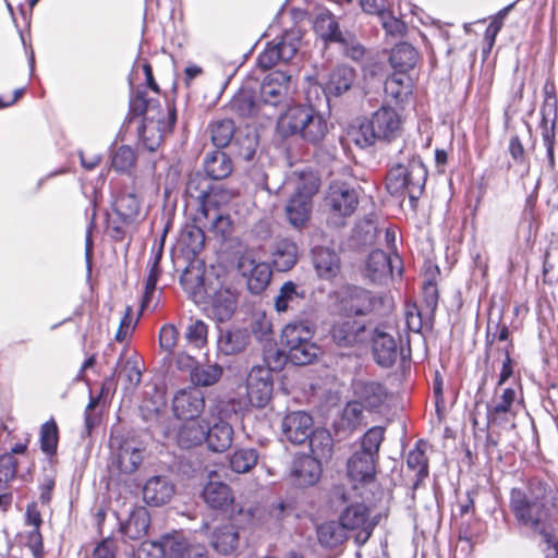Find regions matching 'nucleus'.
I'll list each match as a JSON object with an SVG mask.
<instances>
[{"instance_id":"obj_1","label":"nucleus","mask_w":558,"mask_h":558,"mask_svg":"<svg viewBox=\"0 0 558 558\" xmlns=\"http://www.w3.org/2000/svg\"><path fill=\"white\" fill-rule=\"evenodd\" d=\"M400 158L386 177V189L392 196H409L412 208L423 194L427 169L421 158L408 147L400 150Z\"/></svg>"},{"instance_id":"obj_2","label":"nucleus","mask_w":558,"mask_h":558,"mask_svg":"<svg viewBox=\"0 0 558 558\" xmlns=\"http://www.w3.org/2000/svg\"><path fill=\"white\" fill-rule=\"evenodd\" d=\"M186 192L199 203V215L210 219V228L216 235L227 239L232 232L231 219L228 215L218 213V206L229 202L233 193L221 186H211L206 179L198 174L187 181Z\"/></svg>"},{"instance_id":"obj_3","label":"nucleus","mask_w":558,"mask_h":558,"mask_svg":"<svg viewBox=\"0 0 558 558\" xmlns=\"http://www.w3.org/2000/svg\"><path fill=\"white\" fill-rule=\"evenodd\" d=\"M401 131V117L390 106H381L369 120L361 123L352 133L353 142L361 148L373 146L377 141L391 142Z\"/></svg>"},{"instance_id":"obj_4","label":"nucleus","mask_w":558,"mask_h":558,"mask_svg":"<svg viewBox=\"0 0 558 558\" xmlns=\"http://www.w3.org/2000/svg\"><path fill=\"white\" fill-rule=\"evenodd\" d=\"M140 117L142 120L138 124H153L161 126L166 132H172L177 122V110L169 101L162 106L158 99L147 98L144 88H137L130 96L128 123H133Z\"/></svg>"},{"instance_id":"obj_5","label":"nucleus","mask_w":558,"mask_h":558,"mask_svg":"<svg viewBox=\"0 0 558 558\" xmlns=\"http://www.w3.org/2000/svg\"><path fill=\"white\" fill-rule=\"evenodd\" d=\"M385 438V428L371 427L360 440V449L355 450L347 463L348 476L351 481L365 483L371 481L376 472V462L380 445Z\"/></svg>"},{"instance_id":"obj_6","label":"nucleus","mask_w":558,"mask_h":558,"mask_svg":"<svg viewBox=\"0 0 558 558\" xmlns=\"http://www.w3.org/2000/svg\"><path fill=\"white\" fill-rule=\"evenodd\" d=\"M290 81L291 75L283 71H274L264 77L257 95L262 117L280 118L289 109Z\"/></svg>"},{"instance_id":"obj_7","label":"nucleus","mask_w":558,"mask_h":558,"mask_svg":"<svg viewBox=\"0 0 558 558\" xmlns=\"http://www.w3.org/2000/svg\"><path fill=\"white\" fill-rule=\"evenodd\" d=\"M340 310L348 316H386L392 311V300L361 287L349 286L341 292Z\"/></svg>"},{"instance_id":"obj_8","label":"nucleus","mask_w":558,"mask_h":558,"mask_svg":"<svg viewBox=\"0 0 558 558\" xmlns=\"http://www.w3.org/2000/svg\"><path fill=\"white\" fill-rule=\"evenodd\" d=\"M359 198V190L351 183L341 180L331 181L325 196L329 219L336 226L343 225L344 219L356 210Z\"/></svg>"},{"instance_id":"obj_9","label":"nucleus","mask_w":558,"mask_h":558,"mask_svg":"<svg viewBox=\"0 0 558 558\" xmlns=\"http://www.w3.org/2000/svg\"><path fill=\"white\" fill-rule=\"evenodd\" d=\"M141 215V202L134 192L122 193L113 206V215L108 216L107 232L116 241H122L130 227Z\"/></svg>"},{"instance_id":"obj_10","label":"nucleus","mask_w":558,"mask_h":558,"mask_svg":"<svg viewBox=\"0 0 558 558\" xmlns=\"http://www.w3.org/2000/svg\"><path fill=\"white\" fill-rule=\"evenodd\" d=\"M301 39L302 34L298 28L283 32L282 35L267 43L264 50L257 57V65L263 70H268L280 62H289L300 49Z\"/></svg>"},{"instance_id":"obj_11","label":"nucleus","mask_w":558,"mask_h":558,"mask_svg":"<svg viewBox=\"0 0 558 558\" xmlns=\"http://www.w3.org/2000/svg\"><path fill=\"white\" fill-rule=\"evenodd\" d=\"M111 463L121 473L132 474L138 470L143 462V444L133 436L111 433L109 439Z\"/></svg>"},{"instance_id":"obj_12","label":"nucleus","mask_w":558,"mask_h":558,"mask_svg":"<svg viewBox=\"0 0 558 558\" xmlns=\"http://www.w3.org/2000/svg\"><path fill=\"white\" fill-rule=\"evenodd\" d=\"M202 497L205 504L211 509L222 512H229L231 518L245 512L247 518H252V509L246 511L242 507L234 505V496L229 485L222 482L209 481L203 488Z\"/></svg>"},{"instance_id":"obj_13","label":"nucleus","mask_w":558,"mask_h":558,"mask_svg":"<svg viewBox=\"0 0 558 558\" xmlns=\"http://www.w3.org/2000/svg\"><path fill=\"white\" fill-rule=\"evenodd\" d=\"M339 521L348 531H356L354 541L359 546L368 541L376 525V522L369 520V509L363 502L348 506L341 512Z\"/></svg>"},{"instance_id":"obj_14","label":"nucleus","mask_w":558,"mask_h":558,"mask_svg":"<svg viewBox=\"0 0 558 558\" xmlns=\"http://www.w3.org/2000/svg\"><path fill=\"white\" fill-rule=\"evenodd\" d=\"M238 269L246 279V286L252 294H260L268 287L272 270L270 265L258 262L250 254H242L238 259Z\"/></svg>"},{"instance_id":"obj_15","label":"nucleus","mask_w":558,"mask_h":558,"mask_svg":"<svg viewBox=\"0 0 558 558\" xmlns=\"http://www.w3.org/2000/svg\"><path fill=\"white\" fill-rule=\"evenodd\" d=\"M246 396L252 407L265 408L272 396L274 379L269 369L253 366L246 377Z\"/></svg>"},{"instance_id":"obj_16","label":"nucleus","mask_w":558,"mask_h":558,"mask_svg":"<svg viewBox=\"0 0 558 558\" xmlns=\"http://www.w3.org/2000/svg\"><path fill=\"white\" fill-rule=\"evenodd\" d=\"M204 410L205 396L197 387L180 389L172 398V411L179 420L201 418Z\"/></svg>"},{"instance_id":"obj_17","label":"nucleus","mask_w":558,"mask_h":558,"mask_svg":"<svg viewBox=\"0 0 558 558\" xmlns=\"http://www.w3.org/2000/svg\"><path fill=\"white\" fill-rule=\"evenodd\" d=\"M352 389L354 397L369 412L379 413L389 397L387 387L376 380L355 379L352 383Z\"/></svg>"},{"instance_id":"obj_18","label":"nucleus","mask_w":558,"mask_h":558,"mask_svg":"<svg viewBox=\"0 0 558 558\" xmlns=\"http://www.w3.org/2000/svg\"><path fill=\"white\" fill-rule=\"evenodd\" d=\"M280 430L287 441L294 445L304 444L314 430L313 418L304 411L289 412L281 420Z\"/></svg>"},{"instance_id":"obj_19","label":"nucleus","mask_w":558,"mask_h":558,"mask_svg":"<svg viewBox=\"0 0 558 558\" xmlns=\"http://www.w3.org/2000/svg\"><path fill=\"white\" fill-rule=\"evenodd\" d=\"M529 495L525 494V523L533 525L544 524L549 517L547 507L546 485L537 480L530 482Z\"/></svg>"},{"instance_id":"obj_20","label":"nucleus","mask_w":558,"mask_h":558,"mask_svg":"<svg viewBox=\"0 0 558 558\" xmlns=\"http://www.w3.org/2000/svg\"><path fill=\"white\" fill-rule=\"evenodd\" d=\"M323 463L308 454H301L294 458L290 478L293 485L298 487H310L315 485L322 476Z\"/></svg>"},{"instance_id":"obj_21","label":"nucleus","mask_w":558,"mask_h":558,"mask_svg":"<svg viewBox=\"0 0 558 558\" xmlns=\"http://www.w3.org/2000/svg\"><path fill=\"white\" fill-rule=\"evenodd\" d=\"M203 288L208 296L205 306L207 315L220 323L229 320L236 308V296L234 293L229 288H220L210 294L204 284Z\"/></svg>"},{"instance_id":"obj_22","label":"nucleus","mask_w":558,"mask_h":558,"mask_svg":"<svg viewBox=\"0 0 558 558\" xmlns=\"http://www.w3.org/2000/svg\"><path fill=\"white\" fill-rule=\"evenodd\" d=\"M312 106L299 105L290 107L283 116L278 119L277 129L283 136H299L307 129L313 111Z\"/></svg>"},{"instance_id":"obj_23","label":"nucleus","mask_w":558,"mask_h":558,"mask_svg":"<svg viewBox=\"0 0 558 558\" xmlns=\"http://www.w3.org/2000/svg\"><path fill=\"white\" fill-rule=\"evenodd\" d=\"M365 324L351 317L336 320L330 329L332 341L339 347H353L363 340Z\"/></svg>"},{"instance_id":"obj_24","label":"nucleus","mask_w":558,"mask_h":558,"mask_svg":"<svg viewBox=\"0 0 558 558\" xmlns=\"http://www.w3.org/2000/svg\"><path fill=\"white\" fill-rule=\"evenodd\" d=\"M396 264H400L398 254L390 255L381 250L373 251L366 262V275L373 282L381 283L393 275Z\"/></svg>"},{"instance_id":"obj_25","label":"nucleus","mask_w":558,"mask_h":558,"mask_svg":"<svg viewBox=\"0 0 558 558\" xmlns=\"http://www.w3.org/2000/svg\"><path fill=\"white\" fill-rule=\"evenodd\" d=\"M356 72L349 65H338L332 69L322 83L327 98L339 97L350 90L355 82Z\"/></svg>"},{"instance_id":"obj_26","label":"nucleus","mask_w":558,"mask_h":558,"mask_svg":"<svg viewBox=\"0 0 558 558\" xmlns=\"http://www.w3.org/2000/svg\"><path fill=\"white\" fill-rule=\"evenodd\" d=\"M174 495V485L162 475L148 478L143 487V498L149 506L159 507L169 502Z\"/></svg>"},{"instance_id":"obj_27","label":"nucleus","mask_w":558,"mask_h":558,"mask_svg":"<svg viewBox=\"0 0 558 558\" xmlns=\"http://www.w3.org/2000/svg\"><path fill=\"white\" fill-rule=\"evenodd\" d=\"M288 351L289 361L294 365H307L314 362L320 348L313 341V337L296 338L294 342H280Z\"/></svg>"},{"instance_id":"obj_28","label":"nucleus","mask_w":558,"mask_h":558,"mask_svg":"<svg viewBox=\"0 0 558 558\" xmlns=\"http://www.w3.org/2000/svg\"><path fill=\"white\" fill-rule=\"evenodd\" d=\"M399 354L395 337L388 332L375 330L373 337V356L375 362L385 368L391 367Z\"/></svg>"},{"instance_id":"obj_29","label":"nucleus","mask_w":558,"mask_h":558,"mask_svg":"<svg viewBox=\"0 0 558 558\" xmlns=\"http://www.w3.org/2000/svg\"><path fill=\"white\" fill-rule=\"evenodd\" d=\"M177 433V442L181 448L190 449L202 445L206 438L205 418L184 420Z\"/></svg>"},{"instance_id":"obj_30","label":"nucleus","mask_w":558,"mask_h":558,"mask_svg":"<svg viewBox=\"0 0 558 558\" xmlns=\"http://www.w3.org/2000/svg\"><path fill=\"white\" fill-rule=\"evenodd\" d=\"M150 525V517L145 507H135L129 514V518L120 523V532L133 541L142 539L146 536Z\"/></svg>"},{"instance_id":"obj_31","label":"nucleus","mask_w":558,"mask_h":558,"mask_svg":"<svg viewBox=\"0 0 558 558\" xmlns=\"http://www.w3.org/2000/svg\"><path fill=\"white\" fill-rule=\"evenodd\" d=\"M316 323L317 319L314 316L313 311L308 314L303 313L283 327L280 335V342H294L296 338L314 337L316 332Z\"/></svg>"},{"instance_id":"obj_32","label":"nucleus","mask_w":558,"mask_h":558,"mask_svg":"<svg viewBox=\"0 0 558 558\" xmlns=\"http://www.w3.org/2000/svg\"><path fill=\"white\" fill-rule=\"evenodd\" d=\"M233 440V427L223 421L216 422L211 426L207 422L205 441L209 450L225 452Z\"/></svg>"},{"instance_id":"obj_33","label":"nucleus","mask_w":558,"mask_h":558,"mask_svg":"<svg viewBox=\"0 0 558 558\" xmlns=\"http://www.w3.org/2000/svg\"><path fill=\"white\" fill-rule=\"evenodd\" d=\"M229 108L239 117H262V109L257 95L250 88L242 87L232 97L229 102Z\"/></svg>"},{"instance_id":"obj_34","label":"nucleus","mask_w":558,"mask_h":558,"mask_svg":"<svg viewBox=\"0 0 558 558\" xmlns=\"http://www.w3.org/2000/svg\"><path fill=\"white\" fill-rule=\"evenodd\" d=\"M298 246L289 239L278 240L271 251V263L277 271H288L298 262Z\"/></svg>"},{"instance_id":"obj_35","label":"nucleus","mask_w":558,"mask_h":558,"mask_svg":"<svg viewBox=\"0 0 558 558\" xmlns=\"http://www.w3.org/2000/svg\"><path fill=\"white\" fill-rule=\"evenodd\" d=\"M315 29L326 43L349 45L353 41V35L349 32H342L339 23L331 14L318 16L315 22Z\"/></svg>"},{"instance_id":"obj_36","label":"nucleus","mask_w":558,"mask_h":558,"mask_svg":"<svg viewBox=\"0 0 558 558\" xmlns=\"http://www.w3.org/2000/svg\"><path fill=\"white\" fill-rule=\"evenodd\" d=\"M250 342V335L244 329H232L221 331L217 340L219 353L223 355H235L245 350Z\"/></svg>"},{"instance_id":"obj_37","label":"nucleus","mask_w":558,"mask_h":558,"mask_svg":"<svg viewBox=\"0 0 558 558\" xmlns=\"http://www.w3.org/2000/svg\"><path fill=\"white\" fill-rule=\"evenodd\" d=\"M312 208L308 197L292 194L286 205L287 219L294 228H301L310 220Z\"/></svg>"},{"instance_id":"obj_38","label":"nucleus","mask_w":558,"mask_h":558,"mask_svg":"<svg viewBox=\"0 0 558 558\" xmlns=\"http://www.w3.org/2000/svg\"><path fill=\"white\" fill-rule=\"evenodd\" d=\"M412 80L407 73H393L384 85L385 95L396 104L404 102L412 94Z\"/></svg>"},{"instance_id":"obj_39","label":"nucleus","mask_w":558,"mask_h":558,"mask_svg":"<svg viewBox=\"0 0 558 558\" xmlns=\"http://www.w3.org/2000/svg\"><path fill=\"white\" fill-rule=\"evenodd\" d=\"M232 169L231 158L221 149L208 153L204 159V170L213 180H222L229 177Z\"/></svg>"},{"instance_id":"obj_40","label":"nucleus","mask_w":558,"mask_h":558,"mask_svg":"<svg viewBox=\"0 0 558 558\" xmlns=\"http://www.w3.org/2000/svg\"><path fill=\"white\" fill-rule=\"evenodd\" d=\"M307 440L310 441V456L320 460L322 463H327L332 458L333 439L327 429H314Z\"/></svg>"},{"instance_id":"obj_41","label":"nucleus","mask_w":558,"mask_h":558,"mask_svg":"<svg viewBox=\"0 0 558 558\" xmlns=\"http://www.w3.org/2000/svg\"><path fill=\"white\" fill-rule=\"evenodd\" d=\"M312 254L315 269L320 278L329 280L337 275L339 258L333 251L326 247H315Z\"/></svg>"},{"instance_id":"obj_42","label":"nucleus","mask_w":558,"mask_h":558,"mask_svg":"<svg viewBox=\"0 0 558 558\" xmlns=\"http://www.w3.org/2000/svg\"><path fill=\"white\" fill-rule=\"evenodd\" d=\"M426 442L418 440L415 447L410 450L407 457V466L415 473L413 488L416 489L420 484L428 476V459L425 454L424 447Z\"/></svg>"},{"instance_id":"obj_43","label":"nucleus","mask_w":558,"mask_h":558,"mask_svg":"<svg viewBox=\"0 0 558 558\" xmlns=\"http://www.w3.org/2000/svg\"><path fill=\"white\" fill-rule=\"evenodd\" d=\"M417 57V51L412 45L401 43L392 49L389 61L396 70L395 73H407L415 66Z\"/></svg>"},{"instance_id":"obj_44","label":"nucleus","mask_w":558,"mask_h":558,"mask_svg":"<svg viewBox=\"0 0 558 558\" xmlns=\"http://www.w3.org/2000/svg\"><path fill=\"white\" fill-rule=\"evenodd\" d=\"M329 132V124L327 119L322 112L313 108L311 119L308 121L307 129L305 128L301 140L313 146H317L323 143Z\"/></svg>"},{"instance_id":"obj_45","label":"nucleus","mask_w":558,"mask_h":558,"mask_svg":"<svg viewBox=\"0 0 558 558\" xmlns=\"http://www.w3.org/2000/svg\"><path fill=\"white\" fill-rule=\"evenodd\" d=\"M239 532L233 524L218 527L213 535L214 548L223 555H229L238 548Z\"/></svg>"},{"instance_id":"obj_46","label":"nucleus","mask_w":558,"mask_h":558,"mask_svg":"<svg viewBox=\"0 0 558 558\" xmlns=\"http://www.w3.org/2000/svg\"><path fill=\"white\" fill-rule=\"evenodd\" d=\"M305 298V291L300 290L298 284L293 281L284 282L280 289L278 295L275 298V310L278 313H284L299 303V300Z\"/></svg>"},{"instance_id":"obj_47","label":"nucleus","mask_w":558,"mask_h":558,"mask_svg":"<svg viewBox=\"0 0 558 558\" xmlns=\"http://www.w3.org/2000/svg\"><path fill=\"white\" fill-rule=\"evenodd\" d=\"M347 531V527L341 522L330 521L318 526L317 537L323 546L333 548L348 538Z\"/></svg>"},{"instance_id":"obj_48","label":"nucleus","mask_w":558,"mask_h":558,"mask_svg":"<svg viewBox=\"0 0 558 558\" xmlns=\"http://www.w3.org/2000/svg\"><path fill=\"white\" fill-rule=\"evenodd\" d=\"M223 373L222 367L215 364H199L192 371L191 383L193 387H209L219 381Z\"/></svg>"},{"instance_id":"obj_49","label":"nucleus","mask_w":558,"mask_h":558,"mask_svg":"<svg viewBox=\"0 0 558 558\" xmlns=\"http://www.w3.org/2000/svg\"><path fill=\"white\" fill-rule=\"evenodd\" d=\"M180 242L186 252L195 256L205 245V233L196 223H186L181 231Z\"/></svg>"},{"instance_id":"obj_50","label":"nucleus","mask_w":558,"mask_h":558,"mask_svg":"<svg viewBox=\"0 0 558 558\" xmlns=\"http://www.w3.org/2000/svg\"><path fill=\"white\" fill-rule=\"evenodd\" d=\"M165 558H183L190 547V544L181 533L165 534L160 536Z\"/></svg>"},{"instance_id":"obj_51","label":"nucleus","mask_w":558,"mask_h":558,"mask_svg":"<svg viewBox=\"0 0 558 558\" xmlns=\"http://www.w3.org/2000/svg\"><path fill=\"white\" fill-rule=\"evenodd\" d=\"M258 461V452L254 448H242L235 450L230 459L229 464L233 472L242 474L251 471Z\"/></svg>"},{"instance_id":"obj_52","label":"nucleus","mask_w":558,"mask_h":558,"mask_svg":"<svg viewBox=\"0 0 558 558\" xmlns=\"http://www.w3.org/2000/svg\"><path fill=\"white\" fill-rule=\"evenodd\" d=\"M234 134V123L230 119L217 120L210 124L213 144L221 149L229 145Z\"/></svg>"},{"instance_id":"obj_53","label":"nucleus","mask_w":558,"mask_h":558,"mask_svg":"<svg viewBox=\"0 0 558 558\" xmlns=\"http://www.w3.org/2000/svg\"><path fill=\"white\" fill-rule=\"evenodd\" d=\"M136 151L129 145H121L111 156V167L119 173H128L135 166Z\"/></svg>"},{"instance_id":"obj_54","label":"nucleus","mask_w":558,"mask_h":558,"mask_svg":"<svg viewBox=\"0 0 558 558\" xmlns=\"http://www.w3.org/2000/svg\"><path fill=\"white\" fill-rule=\"evenodd\" d=\"M39 441L41 451L47 456H53L57 452L59 429L53 418L41 425Z\"/></svg>"},{"instance_id":"obj_55","label":"nucleus","mask_w":558,"mask_h":558,"mask_svg":"<svg viewBox=\"0 0 558 558\" xmlns=\"http://www.w3.org/2000/svg\"><path fill=\"white\" fill-rule=\"evenodd\" d=\"M137 133L142 145L149 151H155L161 144L166 130L153 124H137Z\"/></svg>"},{"instance_id":"obj_56","label":"nucleus","mask_w":558,"mask_h":558,"mask_svg":"<svg viewBox=\"0 0 558 558\" xmlns=\"http://www.w3.org/2000/svg\"><path fill=\"white\" fill-rule=\"evenodd\" d=\"M320 185L319 178L311 170H302L299 173V180L293 194L306 196L313 201V196L318 192Z\"/></svg>"},{"instance_id":"obj_57","label":"nucleus","mask_w":558,"mask_h":558,"mask_svg":"<svg viewBox=\"0 0 558 558\" xmlns=\"http://www.w3.org/2000/svg\"><path fill=\"white\" fill-rule=\"evenodd\" d=\"M264 365H258L259 368L269 369V374L272 375V372H279L283 368L287 361H289L288 351L280 350L276 345H269L264 350Z\"/></svg>"},{"instance_id":"obj_58","label":"nucleus","mask_w":558,"mask_h":558,"mask_svg":"<svg viewBox=\"0 0 558 558\" xmlns=\"http://www.w3.org/2000/svg\"><path fill=\"white\" fill-rule=\"evenodd\" d=\"M207 333L208 327L203 320L190 319V323L185 328V339L190 344L201 349L207 342Z\"/></svg>"},{"instance_id":"obj_59","label":"nucleus","mask_w":558,"mask_h":558,"mask_svg":"<svg viewBox=\"0 0 558 558\" xmlns=\"http://www.w3.org/2000/svg\"><path fill=\"white\" fill-rule=\"evenodd\" d=\"M364 405L355 398L354 401H350L343 409L342 421L348 428H356L363 420Z\"/></svg>"},{"instance_id":"obj_60","label":"nucleus","mask_w":558,"mask_h":558,"mask_svg":"<svg viewBox=\"0 0 558 558\" xmlns=\"http://www.w3.org/2000/svg\"><path fill=\"white\" fill-rule=\"evenodd\" d=\"M16 466V459L11 453H4L0 457V492L15 477Z\"/></svg>"},{"instance_id":"obj_61","label":"nucleus","mask_w":558,"mask_h":558,"mask_svg":"<svg viewBox=\"0 0 558 558\" xmlns=\"http://www.w3.org/2000/svg\"><path fill=\"white\" fill-rule=\"evenodd\" d=\"M122 374H124L128 387L135 389L142 380V371L140 367V361L136 356L129 357L122 368Z\"/></svg>"},{"instance_id":"obj_62","label":"nucleus","mask_w":558,"mask_h":558,"mask_svg":"<svg viewBox=\"0 0 558 558\" xmlns=\"http://www.w3.org/2000/svg\"><path fill=\"white\" fill-rule=\"evenodd\" d=\"M161 274V269L158 266L148 265V276L145 281V290L142 299V310L149 306L151 298L156 290L158 278Z\"/></svg>"},{"instance_id":"obj_63","label":"nucleus","mask_w":558,"mask_h":558,"mask_svg":"<svg viewBox=\"0 0 558 558\" xmlns=\"http://www.w3.org/2000/svg\"><path fill=\"white\" fill-rule=\"evenodd\" d=\"M155 185L154 182V167L135 174L132 179V192L136 195L151 190Z\"/></svg>"},{"instance_id":"obj_64","label":"nucleus","mask_w":558,"mask_h":558,"mask_svg":"<svg viewBox=\"0 0 558 558\" xmlns=\"http://www.w3.org/2000/svg\"><path fill=\"white\" fill-rule=\"evenodd\" d=\"M138 558H165L160 537L156 541H146L141 544Z\"/></svg>"}]
</instances>
